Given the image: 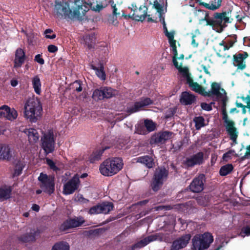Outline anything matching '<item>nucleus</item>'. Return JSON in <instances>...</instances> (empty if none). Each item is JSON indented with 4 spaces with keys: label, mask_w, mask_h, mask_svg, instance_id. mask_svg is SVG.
Here are the masks:
<instances>
[{
    "label": "nucleus",
    "mask_w": 250,
    "mask_h": 250,
    "mask_svg": "<svg viewBox=\"0 0 250 250\" xmlns=\"http://www.w3.org/2000/svg\"><path fill=\"white\" fill-rule=\"evenodd\" d=\"M200 5L207 9L214 11L221 6L222 0H196Z\"/></svg>",
    "instance_id": "6ab92c4d"
},
{
    "label": "nucleus",
    "mask_w": 250,
    "mask_h": 250,
    "mask_svg": "<svg viewBox=\"0 0 250 250\" xmlns=\"http://www.w3.org/2000/svg\"><path fill=\"white\" fill-rule=\"evenodd\" d=\"M234 152V151L233 150H230L227 152L226 153H224L223 156V158L224 160H226L227 159H230L231 158V155Z\"/></svg>",
    "instance_id": "680f3d73"
},
{
    "label": "nucleus",
    "mask_w": 250,
    "mask_h": 250,
    "mask_svg": "<svg viewBox=\"0 0 250 250\" xmlns=\"http://www.w3.org/2000/svg\"><path fill=\"white\" fill-rule=\"evenodd\" d=\"M92 68L93 70L96 71V74L100 79L103 81L105 80L106 75L105 72L104 70V67L103 65H101L100 68L92 65Z\"/></svg>",
    "instance_id": "37998d69"
},
{
    "label": "nucleus",
    "mask_w": 250,
    "mask_h": 250,
    "mask_svg": "<svg viewBox=\"0 0 250 250\" xmlns=\"http://www.w3.org/2000/svg\"><path fill=\"white\" fill-rule=\"evenodd\" d=\"M82 1L81 0H68L67 1L56 0L54 15L60 19L82 21L87 12L86 9H83Z\"/></svg>",
    "instance_id": "f257e3e1"
},
{
    "label": "nucleus",
    "mask_w": 250,
    "mask_h": 250,
    "mask_svg": "<svg viewBox=\"0 0 250 250\" xmlns=\"http://www.w3.org/2000/svg\"><path fill=\"white\" fill-rule=\"evenodd\" d=\"M104 93L103 87L96 89L93 92L92 98L95 101L104 100Z\"/></svg>",
    "instance_id": "a19ab883"
},
{
    "label": "nucleus",
    "mask_w": 250,
    "mask_h": 250,
    "mask_svg": "<svg viewBox=\"0 0 250 250\" xmlns=\"http://www.w3.org/2000/svg\"><path fill=\"white\" fill-rule=\"evenodd\" d=\"M168 170L164 166L156 168L150 184V187L154 192L158 191L162 187L168 176Z\"/></svg>",
    "instance_id": "39448f33"
},
{
    "label": "nucleus",
    "mask_w": 250,
    "mask_h": 250,
    "mask_svg": "<svg viewBox=\"0 0 250 250\" xmlns=\"http://www.w3.org/2000/svg\"><path fill=\"white\" fill-rule=\"evenodd\" d=\"M245 14L243 11H239L236 13L235 17L237 21L240 23L242 21L243 19L245 18Z\"/></svg>",
    "instance_id": "5fc2aeb1"
},
{
    "label": "nucleus",
    "mask_w": 250,
    "mask_h": 250,
    "mask_svg": "<svg viewBox=\"0 0 250 250\" xmlns=\"http://www.w3.org/2000/svg\"><path fill=\"white\" fill-rule=\"evenodd\" d=\"M165 35L167 37L168 41L174 40V31H171L170 32H168Z\"/></svg>",
    "instance_id": "338daca9"
},
{
    "label": "nucleus",
    "mask_w": 250,
    "mask_h": 250,
    "mask_svg": "<svg viewBox=\"0 0 250 250\" xmlns=\"http://www.w3.org/2000/svg\"><path fill=\"white\" fill-rule=\"evenodd\" d=\"M51 250H69V245L66 242H59L55 243Z\"/></svg>",
    "instance_id": "ea45409f"
},
{
    "label": "nucleus",
    "mask_w": 250,
    "mask_h": 250,
    "mask_svg": "<svg viewBox=\"0 0 250 250\" xmlns=\"http://www.w3.org/2000/svg\"><path fill=\"white\" fill-rule=\"evenodd\" d=\"M100 233V229H95L94 230H90L88 231L89 235L96 236L98 235Z\"/></svg>",
    "instance_id": "69168bd1"
},
{
    "label": "nucleus",
    "mask_w": 250,
    "mask_h": 250,
    "mask_svg": "<svg viewBox=\"0 0 250 250\" xmlns=\"http://www.w3.org/2000/svg\"><path fill=\"white\" fill-rule=\"evenodd\" d=\"M42 147L47 155L52 153L55 148V139L52 130H49L41 138Z\"/></svg>",
    "instance_id": "1a4fd4ad"
},
{
    "label": "nucleus",
    "mask_w": 250,
    "mask_h": 250,
    "mask_svg": "<svg viewBox=\"0 0 250 250\" xmlns=\"http://www.w3.org/2000/svg\"><path fill=\"white\" fill-rule=\"evenodd\" d=\"M172 52L173 53L172 62H173L174 66H178V62L177 61L178 59V57H177L178 52H177V47L172 48Z\"/></svg>",
    "instance_id": "864d4df0"
},
{
    "label": "nucleus",
    "mask_w": 250,
    "mask_h": 250,
    "mask_svg": "<svg viewBox=\"0 0 250 250\" xmlns=\"http://www.w3.org/2000/svg\"><path fill=\"white\" fill-rule=\"evenodd\" d=\"M71 228H72L70 225L69 224L68 219H67L61 225L60 227V229L61 231H64L67 230L68 229Z\"/></svg>",
    "instance_id": "8fccbe9b"
},
{
    "label": "nucleus",
    "mask_w": 250,
    "mask_h": 250,
    "mask_svg": "<svg viewBox=\"0 0 250 250\" xmlns=\"http://www.w3.org/2000/svg\"><path fill=\"white\" fill-rule=\"evenodd\" d=\"M233 169V166L231 164H228L222 166L219 170V174L222 176H225L230 173Z\"/></svg>",
    "instance_id": "58836bf2"
},
{
    "label": "nucleus",
    "mask_w": 250,
    "mask_h": 250,
    "mask_svg": "<svg viewBox=\"0 0 250 250\" xmlns=\"http://www.w3.org/2000/svg\"><path fill=\"white\" fill-rule=\"evenodd\" d=\"M46 164L49 166L50 169L54 171H57L59 169V168L56 166L55 163L51 159L46 158Z\"/></svg>",
    "instance_id": "3c124183"
},
{
    "label": "nucleus",
    "mask_w": 250,
    "mask_h": 250,
    "mask_svg": "<svg viewBox=\"0 0 250 250\" xmlns=\"http://www.w3.org/2000/svg\"><path fill=\"white\" fill-rule=\"evenodd\" d=\"M73 88L75 89L77 92H81L83 90L82 87V82L80 80L76 81L73 83Z\"/></svg>",
    "instance_id": "09e8293b"
},
{
    "label": "nucleus",
    "mask_w": 250,
    "mask_h": 250,
    "mask_svg": "<svg viewBox=\"0 0 250 250\" xmlns=\"http://www.w3.org/2000/svg\"><path fill=\"white\" fill-rule=\"evenodd\" d=\"M152 103L153 101L150 98H145L141 99L140 101L136 102L133 104H128L126 112L129 114H131L140 111L143 107L150 105Z\"/></svg>",
    "instance_id": "9d476101"
},
{
    "label": "nucleus",
    "mask_w": 250,
    "mask_h": 250,
    "mask_svg": "<svg viewBox=\"0 0 250 250\" xmlns=\"http://www.w3.org/2000/svg\"><path fill=\"white\" fill-rule=\"evenodd\" d=\"M195 123V127L197 130H199L201 127L205 125V119L202 116L195 117L193 119Z\"/></svg>",
    "instance_id": "79ce46f5"
},
{
    "label": "nucleus",
    "mask_w": 250,
    "mask_h": 250,
    "mask_svg": "<svg viewBox=\"0 0 250 250\" xmlns=\"http://www.w3.org/2000/svg\"><path fill=\"white\" fill-rule=\"evenodd\" d=\"M124 163L120 157H113L104 160L100 166L101 173L105 176H112L123 167Z\"/></svg>",
    "instance_id": "7ed1b4c3"
},
{
    "label": "nucleus",
    "mask_w": 250,
    "mask_h": 250,
    "mask_svg": "<svg viewBox=\"0 0 250 250\" xmlns=\"http://www.w3.org/2000/svg\"><path fill=\"white\" fill-rule=\"evenodd\" d=\"M32 83L35 93L40 95L41 93V82L38 75L35 76L32 79Z\"/></svg>",
    "instance_id": "f704fd0d"
},
{
    "label": "nucleus",
    "mask_w": 250,
    "mask_h": 250,
    "mask_svg": "<svg viewBox=\"0 0 250 250\" xmlns=\"http://www.w3.org/2000/svg\"><path fill=\"white\" fill-rule=\"evenodd\" d=\"M47 49L48 52L50 53H55L58 51L57 46L52 44L48 45Z\"/></svg>",
    "instance_id": "e2e57ef3"
},
{
    "label": "nucleus",
    "mask_w": 250,
    "mask_h": 250,
    "mask_svg": "<svg viewBox=\"0 0 250 250\" xmlns=\"http://www.w3.org/2000/svg\"><path fill=\"white\" fill-rule=\"evenodd\" d=\"M40 231L39 229L31 230L30 233H26L18 237V240L23 243L34 242L36 241V235L39 234Z\"/></svg>",
    "instance_id": "393cba45"
},
{
    "label": "nucleus",
    "mask_w": 250,
    "mask_h": 250,
    "mask_svg": "<svg viewBox=\"0 0 250 250\" xmlns=\"http://www.w3.org/2000/svg\"><path fill=\"white\" fill-rule=\"evenodd\" d=\"M88 213L91 215L101 214L100 203H98L96 205L90 208L89 209Z\"/></svg>",
    "instance_id": "49530a36"
},
{
    "label": "nucleus",
    "mask_w": 250,
    "mask_h": 250,
    "mask_svg": "<svg viewBox=\"0 0 250 250\" xmlns=\"http://www.w3.org/2000/svg\"><path fill=\"white\" fill-rule=\"evenodd\" d=\"M224 95H226V91L216 82H213L211 83L210 91H206L205 92V97H210L215 96L217 99L223 98Z\"/></svg>",
    "instance_id": "4468645a"
},
{
    "label": "nucleus",
    "mask_w": 250,
    "mask_h": 250,
    "mask_svg": "<svg viewBox=\"0 0 250 250\" xmlns=\"http://www.w3.org/2000/svg\"><path fill=\"white\" fill-rule=\"evenodd\" d=\"M191 239L190 234H186L174 240L171 245L170 250H180L185 248Z\"/></svg>",
    "instance_id": "2eb2a0df"
},
{
    "label": "nucleus",
    "mask_w": 250,
    "mask_h": 250,
    "mask_svg": "<svg viewBox=\"0 0 250 250\" xmlns=\"http://www.w3.org/2000/svg\"><path fill=\"white\" fill-rule=\"evenodd\" d=\"M204 162V153L199 152L190 157L187 158L184 165L188 167H192L195 165H200Z\"/></svg>",
    "instance_id": "dca6fc26"
},
{
    "label": "nucleus",
    "mask_w": 250,
    "mask_h": 250,
    "mask_svg": "<svg viewBox=\"0 0 250 250\" xmlns=\"http://www.w3.org/2000/svg\"><path fill=\"white\" fill-rule=\"evenodd\" d=\"M156 126L154 123L148 119H146L144 124H140L136 127V132L139 134H146L155 129Z\"/></svg>",
    "instance_id": "ddd939ff"
},
{
    "label": "nucleus",
    "mask_w": 250,
    "mask_h": 250,
    "mask_svg": "<svg viewBox=\"0 0 250 250\" xmlns=\"http://www.w3.org/2000/svg\"><path fill=\"white\" fill-rule=\"evenodd\" d=\"M24 166L25 165L23 162L21 161H18L15 167L14 175L16 176H19L22 173Z\"/></svg>",
    "instance_id": "c03bdc74"
},
{
    "label": "nucleus",
    "mask_w": 250,
    "mask_h": 250,
    "mask_svg": "<svg viewBox=\"0 0 250 250\" xmlns=\"http://www.w3.org/2000/svg\"><path fill=\"white\" fill-rule=\"evenodd\" d=\"M143 248L139 242L136 243L131 247V250H135L136 249H139Z\"/></svg>",
    "instance_id": "774afa93"
},
{
    "label": "nucleus",
    "mask_w": 250,
    "mask_h": 250,
    "mask_svg": "<svg viewBox=\"0 0 250 250\" xmlns=\"http://www.w3.org/2000/svg\"><path fill=\"white\" fill-rule=\"evenodd\" d=\"M163 234L161 233H155L149 235L139 242L143 248L153 241L157 240L162 241L163 240Z\"/></svg>",
    "instance_id": "b1692460"
},
{
    "label": "nucleus",
    "mask_w": 250,
    "mask_h": 250,
    "mask_svg": "<svg viewBox=\"0 0 250 250\" xmlns=\"http://www.w3.org/2000/svg\"><path fill=\"white\" fill-rule=\"evenodd\" d=\"M26 59L25 53L21 48H18L15 51V59L14 60V67L20 68L24 63Z\"/></svg>",
    "instance_id": "aec40b11"
},
{
    "label": "nucleus",
    "mask_w": 250,
    "mask_h": 250,
    "mask_svg": "<svg viewBox=\"0 0 250 250\" xmlns=\"http://www.w3.org/2000/svg\"><path fill=\"white\" fill-rule=\"evenodd\" d=\"M133 11L132 16H133V20L143 21L146 17H149L150 15L147 14V7L145 5H141L139 8H131Z\"/></svg>",
    "instance_id": "f3484780"
},
{
    "label": "nucleus",
    "mask_w": 250,
    "mask_h": 250,
    "mask_svg": "<svg viewBox=\"0 0 250 250\" xmlns=\"http://www.w3.org/2000/svg\"><path fill=\"white\" fill-rule=\"evenodd\" d=\"M24 117L31 123L39 120L42 113V104L39 98L33 96L26 101L24 106Z\"/></svg>",
    "instance_id": "f03ea898"
},
{
    "label": "nucleus",
    "mask_w": 250,
    "mask_h": 250,
    "mask_svg": "<svg viewBox=\"0 0 250 250\" xmlns=\"http://www.w3.org/2000/svg\"><path fill=\"white\" fill-rule=\"evenodd\" d=\"M136 162L144 165L148 168L153 167L154 165V159L149 155H145L137 158Z\"/></svg>",
    "instance_id": "c85d7f7f"
},
{
    "label": "nucleus",
    "mask_w": 250,
    "mask_h": 250,
    "mask_svg": "<svg viewBox=\"0 0 250 250\" xmlns=\"http://www.w3.org/2000/svg\"><path fill=\"white\" fill-rule=\"evenodd\" d=\"M179 71V72L182 73L183 76L186 78L187 82H188V78H191L189 76V74L188 73V69L187 67H182V64L179 65L178 63V66H175Z\"/></svg>",
    "instance_id": "a18cd8bd"
},
{
    "label": "nucleus",
    "mask_w": 250,
    "mask_h": 250,
    "mask_svg": "<svg viewBox=\"0 0 250 250\" xmlns=\"http://www.w3.org/2000/svg\"><path fill=\"white\" fill-rule=\"evenodd\" d=\"M38 179L40 182V187L44 192L49 195L54 192L55 182V177L53 176L48 175L42 172L41 173Z\"/></svg>",
    "instance_id": "6e6552de"
},
{
    "label": "nucleus",
    "mask_w": 250,
    "mask_h": 250,
    "mask_svg": "<svg viewBox=\"0 0 250 250\" xmlns=\"http://www.w3.org/2000/svg\"><path fill=\"white\" fill-rule=\"evenodd\" d=\"M171 209L170 206H159L155 207V210L157 211L166 210H168Z\"/></svg>",
    "instance_id": "052dcab7"
},
{
    "label": "nucleus",
    "mask_w": 250,
    "mask_h": 250,
    "mask_svg": "<svg viewBox=\"0 0 250 250\" xmlns=\"http://www.w3.org/2000/svg\"><path fill=\"white\" fill-rule=\"evenodd\" d=\"M13 155L10 146L5 144H0V160L10 161Z\"/></svg>",
    "instance_id": "4be33fe9"
},
{
    "label": "nucleus",
    "mask_w": 250,
    "mask_h": 250,
    "mask_svg": "<svg viewBox=\"0 0 250 250\" xmlns=\"http://www.w3.org/2000/svg\"><path fill=\"white\" fill-rule=\"evenodd\" d=\"M101 211L102 214H108L114 208V205L112 202H103L100 203Z\"/></svg>",
    "instance_id": "72a5a7b5"
},
{
    "label": "nucleus",
    "mask_w": 250,
    "mask_h": 250,
    "mask_svg": "<svg viewBox=\"0 0 250 250\" xmlns=\"http://www.w3.org/2000/svg\"><path fill=\"white\" fill-rule=\"evenodd\" d=\"M109 148V146H105L93 151L89 157V161L90 163H94L95 162L100 160L104 152Z\"/></svg>",
    "instance_id": "7c9ffc66"
},
{
    "label": "nucleus",
    "mask_w": 250,
    "mask_h": 250,
    "mask_svg": "<svg viewBox=\"0 0 250 250\" xmlns=\"http://www.w3.org/2000/svg\"><path fill=\"white\" fill-rule=\"evenodd\" d=\"M167 6V0H155L154 1L153 7L157 10L159 13L160 21L163 23V20H165L164 17L163 16V7L164 6Z\"/></svg>",
    "instance_id": "bb28decb"
},
{
    "label": "nucleus",
    "mask_w": 250,
    "mask_h": 250,
    "mask_svg": "<svg viewBox=\"0 0 250 250\" xmlns=\"http://www.w3.org/2000/svg\"><path fill=\"white\" fill-rule=\"evenodd\" d=\"M222 101V119L226 124V129L230 137V139L233 141L235 140L238 136L236 131V128L234 127V123L232 121L228 119V116L227 112L226 105L227 98L224 95L223 98H219Z\"/></svg>",
    "instance_id": "0eeeda50"
},
{
    "label": "nucleus",
    "mask_w": 250,
    "mask_h": 250,
    "mask_svg": "<svg viewBox=\"0 0 250 250\" xmlns=\"http://www.w3.org/2000/svg\"><path fill=\"white\" fill-rule=\"evenodd\" d=\"M214 104L213 102L211 103L210 104L206 103H202L201 104V107L203 110L209 111L212 110L211 104Z\"/></svg>",
    "instance_id": "6e6d98bb"
},
{
    "label": "nucleus",
    "mask_w": 250,
    "mask_h": 250,
    "mask_svg": "<svg viewBox=\"0 0 250 250\" xmlns=\"http://www.w3.org/2000/svg\"><path fill=\"white\" fill-rule=\"evenodd\" d=\"M25 133L28 136L30 144H34L39 140V135L36 129L30 128L26 129Z\"/></svg>",
    "instance_id": "2f4dec72"
},
{
    "label": "nucleus",
    "mask_w": 250,
    "mask_h": 250,
    "mask_svg": "<svg viewBox=\"0 0 250 250\" xmlns=\"http://www.w3.org/2000/svg\"><path fill=\"white\" fill-rule=\"evenodd\" d=\"M68 221L72 228L81 226L84 222L83 221H80L78 219H70Z\"/></svg>",
    "instance_id": "de8ad7c7"
},
{
    "label": "nucleus",
    "mask_w": 250,
    "mask_h": 250,
    "mask_svg": "<svg viewBox=\"0 0 250 250\" xmlns=\"http://www.w3.org/2000/svg\"><path fill=\"white\" fill-rule=\"evenodd\" d=\"M196 101V97L192 93L184 91L181 93L180 102L183 105H190Z\"/></svg>",
    "instance_id": "5701e85b"
},
{
    "label": "nucleus",
    "mask_w": 250,
    "mask_h": 250,
    "mask_svg": "<svg viewBox=\"0 0 250 250\" xmlns=\"http://www.w3.org/2000/svg\"><path fill=\"white\" fill-rule=\"evenodd\" d=\"M96 40V35L94 33L85 34L83 37V43H84L89 49L95 48Z\"/></svg>",
    "instance_id": "a878e982"
},
{
    "label": "nucleus",
    "mask_w": 250,
    "mask_h": 250,
    "mask_svg": "<svg viewBox=\"0 0 250 250\" xmlns=\"http://www.w3.org/2000/svg\"><path fill=\"white\" fill-rule=\"evenodd\" d=\"M34 61L41 65L44 63V60L42 58V55L40 54H37L35 56Z\"/></svg>",
    "instance_id": "13d9d810"
},
{
    "label": "nucleus",
    "mask_w": 250,
    "mask_h": 250,
    "mask_svg": "<svg viewBox=\"0 0 250 250\" xmlns=\"http://www.w3.org/2000/svg\"><path fill=\"white\" fill-rule=\"evenodd\" d=\"M205 182V175L204 174H200L193 179L189 185L188 188L190 191L193 193L200 192L204 188Z\"/></svg>",
    "instance_id": "f8f14e48"
},
{
    "label": "nucleus",
    "mask_w": 250,
    "mask_h": 250,
    "mask_svg": "<svg viewBox=\"0 0 250 250\" xmlns=\"http://www.w3.org/2000/svg\"><path fill=\"white\" fill-rule=\"evenodd\" d=\"M176 112V108H168L166 112L165 118L167 119H168V118L172 117L175 114Z\"/></svg>",
    "instance_id": "603ef678"
},
{
    "label": "nucleus",
    "mask_w": 250,
    "mask_h": 250,
    "mask_svg": "<svg viewBox=\"0 0 250 250\" xmlns=\"http://www.w3.org/2000/svg\"><path fill=\"white\" fill-rule=\"evenodd\" d=\"M187 83L193 91L205 97V89L198 83L194 82L191 78L188 79Z\"/></svg>",
    "instance_id": "cd10ccee"
},
{
    "label": "nucleus",
    "mask_w": 250,
    "mask_h": 250,
    "mask_svg": "<svg viewBox=\"0 0 250 250\" xmlns=\"http://www.w3.org/2000/svg\"><path fill=\"white\" fill-rule=\"evenodd\" d=\"M248 56L247 52L239 53L233 55L234 65L237 66L238 69L243 70L246 68V63L244 60Z\"/></svg>",
    "instance_id": "412c9836"
},
{
    "label": "nucleus",
    "mask_w": 250,
    "mask_h": 250,
    "mask_svg": "<svg viewBox=\"0 0 250 250\" xmlns=\"http://www.w3.org/2000/svg\"><path fill=\"white\" fill-rule=\"evenodd\" d=\"M103 88L104 99H109L118 95L119 91L116 89L107 86Z\"/></svg>",
    "instance_id": "c9c22d12"
},
{
    "label": "nucleus",
    "mask_w": 250,
    "mask_h": 250,
    "mask_svg": "<svg viewBox=\"0 0 250 250\" xmlns=\"http://www.w3.org/2000/svg\"><path fill=\"white\" fill-rule=\"evenodd\" d=\"M213 241V237L209 232L196 234L192 239V250L208 249Z\"/></svg>",
    "instance_id": "423d86ee"
},
{
    "label": "nucleus",
    "mask_w": 250,
    "mask_h": 250,
    "mask_svg": "<svg viewBox=\"0 0 250 250\" xmlns=\"http://www.w3.org/2000/svg\"><path fill=\"white\" fill-rule=\"evenodd\" d=\"M53 32V30L51 29H46L44 31V34H45V38L49 39H54L56 37V35L55 34H53L52 35H48V34L51 33Z\"/></svg>",
    "instance_id": "4d7b16f0"
},
{
    "label": "nucleus",
    "mask_w": 250,
    "mask_h": 250,
    "mask_svg": "<svg viewBox=\"0 0 250 250\" xmlns=\"http://www.w3.org/2000/svg\"><path fill=\"white\" fill-rule=\"evenodd\" d=\"M17 116V111L14 108H11L5 105L0 107V117L5 118L8 120L12 121L16 119Z\"/></svg>",
    "instance_id": "a211bd4d"
},
{
    "label": "nucleus",
    "mask_w": 250,
    "mask_h": 250,
    "mask_svg": "<svg viewBox=\"0 0 250 250\" xmlns=\"http://www.w3.org/2000/svg\"><path fill=\"white\" fill-rule=\"evenodd\" d=\"M87 4L88 5H89V8H88L85 5H83V7H84V8H85L84 9H86L87 11L90 8L92 11L99 12L106 6V5H103L102 3L98 4L97 3H87Z\"/></svg>",
    "instance_id": "e433bc0d"
},
{
    "label": "nucleus",
    "mask_w": 250,
    "mask_h": 250,
    "mask_svg": "<svg viewBox=\"0 0 250 250\" xmlns=\"http://www.w3.org/2000/svg\"><path fill=\"white\" fill-rule=\"evenodd\" d=\"M80 180L78 174H75L63 185L62 193L64 195H70L77 190L80 186Z\"/></svg>",
    "instance_id": "9b49d317"
},
{
    "label": "nucleus",
    "mask_w": 250,
    "mask_h": 250,
    "mask_svg": "<svg viewBox=\"0 0 250 250\" xmlns=\"http://www.w3.org/2000/svg\"><path fill=\"white\" fill-rule=\"evenodd\" d=\"M12 188L11 187L0 188V201L6 200L11 198Z\"/></svg>",
    "instance_id": "473e14b6"
},
{
    "label": "nucleus",
    "mask_w": 250,
    "mask_h": 250,
    "mask_svg": "<svg viewBox=\"0 0 250 250\" xmlns=\"http://www.w3.org/2000/svg\"><path fill=\"white\" fill-rule=\"evenodd\" d=\"M206 21L204 24L205 26L209 25L212 27H219L221 28V31L223 28L226 26V23L230 22L229 21V12H223L222 13H215L213 15V18L210 19L209 18L208 14L206 13L204 18L199 20V24H202L203 22Z\"/></svg>",
    "instance_id": "20e7f679"
},
{
    "label": "nucleus",
    "mask_w": 250,
    "mask_h": 250,
    "mask_svg": "<svg viewBox=\"0 0 250 250\" xmlns=\"http://www.w3.org/2000/svg\"><path fill=\"white\" fill-rule=\"evenodd\" d=\"M171 135V132L164 131L160 132L153 137L154 143L156 144H163L168 140Z\"/></svg>",
    "instance_id": "c756f323"
},
{
    "label": "nucleus",
    "mask_w": 250,
    "mask_h": 250,
    "mask_svg": "<svg viewBox=\"0 0 250 250\" xmlns=\"http://www.w3.org/2000/svg\"><path fill=\"white\" fill-rule=\"evenodd\" d=\"M241 231L242 233H245L247 236L250 235V227H244L242 229Z\"/></svg>",
    "instance_id": "0e129e2a"
},
{
    "label": "nucleus",
    "mask_w": 250,
    "mask_h": 250,
    "mask_svg": "<svg viewBox=\"0 0 250 250\" xmlns=\"http://www.w3.org/2000/svg\"><path fill=\"white\" fill-rule=\"evenodd\" d=\"M97 49L103 57L106 56L109 52L107 43L105 42H101L97 45Z\"/></svg>",
    "instance_id": "4c0bfd02"
},
{
    "label": "nucleus",
    "mask_w": 250,
    "mask_h": 250,
    "mask_svg": "<svg viewBox=\"0 0 250 250\" xmlns=\"http://www.w3.org/2000/svg\"><path fill=\"white\" fill-rule=\"evenodd\" d=\"M117 17L112 15L109 16L108 21L110 23L113 25H117L118 23V21L117 19Z\"/></svg>",
    "instance_id": "bf43d9fd"
}]
</instances>
